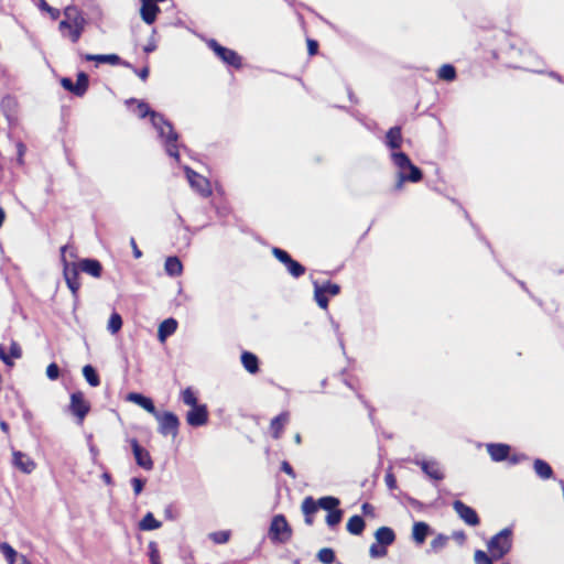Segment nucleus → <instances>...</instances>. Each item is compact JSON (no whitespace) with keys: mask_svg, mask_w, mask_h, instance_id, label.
<instances>
[{"mask_svg":"<svg viewBox=\"0 0 564 564\" xmlns=\"http://www.w3.org/2000/svg\"><path fill=\"white\" fill-rule=\"evenodd\" d=\"M82 57L87 62L94 61L97 63H108L110 65H123L120 56L117 54H83Z\"/></svg>","mask_w":564,"mask_h":564,"instance_id":"nucleus-24","label":"nucleus"},{"mask_svg":"<svg viewBox=\"0 0 564 564\" xmlns=\"http://www.w3.org/2000/svg\"><path fill=\"white\" fill-rule=\"evenodd\" d=\"M161 527L162 522L156 520L152 512H148L139 522V529L141 531H152L160 529Z\"/></svg>","mask_w":564,"mask_h":564,"instance_id":"nucleus-34","label":"nucleus"},{"mask_svg":"<svg viewBox=\"0 0 564 564\" xmlns=\"http://www.w3.org/2000/svg\"><path fill=\"white\" fill-rule=\"evenodd\" d=\"M164 126L169 130V132L166 134V152L170 156L178 159V149L176 145L178 135L170 122H164Z\"/></svg>","mask_w":564,"mask_h":564,"instance_id":"nucleus-23","label":"nucleus"},{"mask_svg":"<svg viewBox=\"0 0 564 564\" xmlns=\"http://www.w3.org/2000/svg\"><path fill=\"white\" fill-rule=\"evenodd\" d=\"M375 539H376V542H378L379 544L387 547L394 543L395 533L389 527H380L375 532Z\"/></svg>","mask_w":564,"mask_h":564,"instance_id":"nucleus-26","label":"nucleus"},{"mask_svg":"<svg viewBox=\"0 0 564 564\" xmlns=\"http://www.w3.org/2000/svg\"><path fill=\"white\" fill-rule=\"evenodd\" d=\"M130 246L132 248L133 257L135 259H140L142 257V251L139 249L137 241L133 237L130 238Z\"/></svg>","mask_w":564,"mask_h":564,"instance_id":"nucleus-62","label":"nucleus"},{"mask_svg":"<svg viewBox=\"0 0 564 564\" xmlns=\"http://www.w3.org/2000/svg\"><path fill=\"white\" fill-rule=\"evenodd\" d=\"M281 470H282L283 473H285L288 476H290L291 478H293V479L296 477V474H295V471H294L293 467H292V466H291V464H290L289 462H286V460H283V462L281 463Z\"/></svg>","mask_w":564,"mask_h":564,"instance_id":"nucleus-60","label":"nucleus"},{"mask_svg":"<svg viewBox=\"0 0 564 564\" xmlns=\"http://www.w3.org/2000/svg\"><path fill=\"white\" fill-rule=\"evenodd\" d=\"M316 501L318 505V509L322 508L324 510H327L328 512L330 510H335L336 508H338L340 503L338 498L332 496L322 497Z\"/></svg>","mask_w":564,"mask_h":564,"instance_id":"nucleus-37","label":"nucleus"},{"mask_svg":"<svg viewBox=\"0 0 564 564\" xmlns=\"http://www.w3.org/2000/svg\"><path fill=\"white\" fill-rule=\"evenodd\" d=\"M127 105L135 104L137 105V115L139 118H145L148 116L151 117L153 124H156V117H159V113L151 110L149 105L142 100H138L135 98H130L126 101Z\"/></svg>","mask_w":564,"mask_h":564,"instance_id":"nucleus-22","label":"nucleus"},{"mask_svg":"<svg viewBox=\"0 0 564 564\" xmlns=\"http://www.w3.org/2000/svg\"><path fill=\"white\" fill-rule=\"evenodd\" d=\"M402 130L401 127L395 126L390 128L386 133V144L392 150L400 149L402 145Z\"/></svg>","mask_w":564,"mask_h":564,"instance_id":"nucleus-25","label":"nucleus"},{"mask_svg":"<svg viewBox=\"0 0 564 564\" xmlns=\"http://www.w3.org/2000/svg\"><path fill=\"white\" fill-rule=\"evenodd\" d=\"M326 294L332 296L337 295L340 292V286L330 281L326 282L324 285L319 286Z\"/></svg>","mask_w":564,"mask_h":564,"instance_id":"nucleus-53","label":"nucleus"},{"mask_svg":"<svg viewBox=\"0 0 564 564\" xmlns=\"http://www.w3.org/2000/svg\"><path fill=\"white\" fill-rule=\"evenodd\" d=\"M164 122H167V121L163 118V116L159 115V117H156V124L155 126L158 127V129L160 131V134L162 137L166 138V134H167L169 130L164 126Z\"/></svg>","mask_w":564,"mask_h":564,"instance_id":"nucleus-59","label":"nucleus"},{"mask_svg":"<svg viewBox=\"0 0 564 564\" xmlns=\"http://www.w3.org/2000/svg\"><path fill=\"white\" fill-rule=\"evenodd\" d=\"M341 518H343V511L338 508H336L335 510H330L327 516H326V523L330 527V528H334L336 525H338L341 521Z\"/></svg>","mask_w":564,"mask_h":564,"instance_id":"nucleus-43","label":"nucleus"},{"mask_svg":"<svg viewBox=\"0 0 564 564\" xmlns=\"http://www.w3.org/2000/svg\"><path fill=\"white\" fill-rule=\"evenodd\" d=\"M131 485H132L134 495L138 496L143 490L144 480H142L141 478L134 477V478L131 479Z\"/></svg>","mask_w":564,"mask_h":564,"instance_id":"nucleus-57","label":"nucleus"},{"mask_svg":"<svg viewBox=\"0 0 564 564\" xmlns=\"http://www.w3.org/2000/svg\"><path fill=\"white\" fill-rule=\"evenodd\" d=\"M160 12V8L156 2L150 0H141V9L140 14L142 20L147 24H153L156 20L158 13Z\"/></svg>","mask_w":564,"mask_h":564,"instance_id":"nucleus-17","label":"nucleus"},{"mask_svg":"<svg viewBox=\"0 0 564 564\" xmlns=\"http://www.w3.org/2000/svg\"><path fill=\"white\" fill-rule=\"evenodd\" d=\"M69 21H61L58 24L59 31L63 33L64 36H67L69 32H73V24Z\"/></svg>","mask_w":564,"mask_h":564,"instance_id":"nucleus-61","label":"nucleus"},{"mask_svg":"<svg viewBox=\"0 0 564 564\" xmlns=\"http://www.w3.org/2000/svg\"><path fill=\"white\" fill-rule=\"evenodd\" d=\"M241 364L249 373H257L259 371V359L250 351H243L241 354Z\"/></svg>","mask_w":564,"mask_h":564,"instance_id":"nucleus-30","label":"nucleus"},{"mask_svg":"<svg viewBox=\"0 0 564 564\" xmlns=\"http://www.w3.org/2000/svg\"><path fill=\"white\" fill-rule=\"evenodd\" d=\"M422 470L434 480H442L444 478V474L441 470L438 463L434 460H423L420 463Z\"/></svg>","mask_w":564,"mask_h":564,"instance_id":"nucleus-28","label":"nucleus"},{"mask_svg":"<svg viewBox=\"0 0 564 564\" xmlns=\"http://www.w3.org/2000/svg\"><path fill=\"white\" fill-rule=\"evenodd\" d=\"M149 556L151 564H162L160 558V552L155 542L149 543Z\"/></svg>","mask_w":564,"mask_h":564,"instance_id":"nucleus-49","label":"nucleus"},{"mask_svg":"<svg viewBox=\"0 0 564 564\" xmlns=\"http://www.w3.org/2000/svg\"><path fill=\"white\" fill-rule=\"evenodd\" d=\"M272 253L284 265H286L292 260V257L283 249L275 247L273 248Z\"/></svg>","mask_w":564,"mask_h":564,"instance_id":"nucleus-51","label":"nucleus"},{"mask_svg":"<svg viewBox=\"0 0 564 564\" xmlns=\"http://www.w3.org/2000/svg\"><path fill=\"white\" fill-rule=\"evenodd\" d=\"M366 523L360 516H352L348 519L346 524L347 531L354 535H360L365 530Z\"/></svg>","mask_w":564,"mask_h":564,"instance_id":"nucleus-32","label":"nucleus"},{"mask_svg":"<svg viewBox=\"0 0 564 564\" xmlns=\"http://www.w3.org/2000/svg\"><path fill=\"white\" fill-rule=\"evenodd\" d=\"M0 551L9 564L15 563L18 553L9 543H7V542L1 543Z\"/></svg>","mask_w":564,"mask_h":564,"instance_id":"nucleus-41","label":"nucleus"},{"mask_svg":"<svg viewBox=\"0 0 564 564\" xmlns=\"http://www.w3.org/2000/svg\"><path fill=\"white\" fill-rule=\"evenodd\" d=\"M191 186L203 197H209L213 194L212 185L208 178L199 173L187 170L186 172Z\"/></svg>","mask_w":564,"mask_h":564,"instance_id":"nucleus-10","label":"nucleus"},{"mask_svg":"<svg viewBox=\"0 0 564 564\" xmlns=\"http://www.w3.org/2000/svg\"><path fill=\"white\" fill-rule=\"evenodd\" d=\"M289 421H290V413L288 411L280 413L279 415H276L275 417H273L271 420L270 432H271V436L274 440H279L282 436L284 427L289 423Z\"/></svg>","mask_w":564,"mask_h":564,"instance_id":"nucleus-16","label":"nucleus"},{"mask_svg":"<svg viewBox=\"0 0 564 564\" xmlns=\"http://www.w3.org/2000/svg\"><path fill=\"white\" fill-rule=\"evenodd\" d=\"M37 6L41 10L47 12L52 20H57L61 17L59 9L51 7L45 0H37Z\"/></svg>","mask_w":564,"mask_h":564,"instance_id":"nucleus-45","label":"nucleus"},{"mask_svg":"<svg viewBox=\"0 0 564 564\" xmlns=\"http://www.w3.org/2000/svg\"><path fill=\"white\" fill-rule=\"evenodd\" d=\"M46 376L51 380H56L59 377V367L57 364L52 362L46 368Z\"/></svg>","mask_w":564,"mask_h":564,"instance_id":"nucleus-54","label":"nucleus"},{"mask_svg":"<svg viewBox=\"0 0 564 564\" xmlns=\"http://www.w3.org/2000/svg\"><path fill=\"white\" fill-rule=\"evenodd\" d=\"M123 65L127 66V67L132 68L133 72L140 77L141 80L145 82L148 79L149 74H150L149 66H144L141 69H137V68L132 67L131 64H129L127 62H124Z\"/></svg>","mask_w":564,"mask_h":564,"instance_id":"nucleus-55","label":"nucleus"},{"mask_svg":"<svg viewBox=\"0 0 564 564\" xmlns=\"http://www.w3.org/2000/svg\"><path fill=\"white\" fill-rule=\"evenodd\" d=\"M126 400L141 406L143 410H145L148 413L152 415L156 414L158 410L152 399L149 397H145L138 392H130L127 394Z\"/></svg>","mask_w":564,"mask_h":564,"instance_id":"nucleus-15","label":"nucleus"},{"mask_svg":"<svg viewBox=\"0 0 564 564\" xmlns=\"http://www.w3.org/2000/svg\"><path fill=\"white\" fill-rule=\"evenodd\" d=\"M231 535H232L231 530H220V531L210 532L208 534V539L214 544H226L227 542H229Z\"/></svg>","mask_w":564,"mask_h":564,"instance_id":"nucleus-36","label":"nucleus"},{"mask_svg":"<svg viewBox=\"0 0 564 564\" xmlns=\"http://www.w3.org/2000/svg\"><path fill=\"white\" fill-rule=\"evenodd\" d=\"M155 48H156L155 44L150 43V44H148V45H145V46H144V52H145V53H151V52H153Z\"/></svg>","mask_w":564,"mask_h":564,"instance_id":"nucleus-64","label":"nucleus"},{"mask_svg":"<svg viewBox=\"0 0 564 564\" xmlns=\"http://www.w3.org/2000/svg\"><path fill=\"white\" fill-rule=\"evenodd\" d=\"M68 408L70 413L77 419V423L82 425L90 411V403L86 400L84 392L76 391L70 394Z\"/></svg>","mask_w":564,"mask_h":564,"instance_id":"nucleus-8","label":"nucleus"},{"mask_svg":"<svg viewBox=\"0 0 564 564\" xmlns=\"http://www.w3.org/2000/svg\"><path fill=\"white\" fill-rule=\"evenodd\" d=\"M159 422V432L164 435H172L175 437L178 433L180 420L176 414L170 411L159 412L153 414Z\"/></svg>","mask_w":564,"mask_h":564,"instance_id":"nucleus-7","label":"nucleus"},{"mask_svg":"<svg viewBox=\"0 0 564 564\" xmlns=\"http://www.w3.org/2000/svg\"><path fill=\"white\" fill-rule=\"evenodd\" d=\"M292 529L283 514H276L272 518L269 528V538L275 543H286L291 540Z\"/></svg>","mask_w":564,"mask_h":564,"instance_id":"nucleus-5","label":"nucleus"},{"mask_svg":"<svg viewBox=\"0 0 564 564\" xmlns=\"http://www.w3.org/2000/svg\"><path fill=\"white\" fill-rule=\"evenodd\" d=\"M430 533V525L426 522L419 521L414 522L412 528V539L413 541L421 545L425 542L427 535Z\"/></svg>","mask_w":564,"mask_h":564,"instance_id":"nucleus-27","label":"nucleus"},{"mask_svg":"<svg viewBox=\"0 0 564 564\" xmlns=\"http://www.w3.org/2000/svg\"><path fill=\"white\" fill-rule=\"evenodd\" d=\"M13 466L24 474H31L36 468V463L25 453L13 451L12 453Z\"/></svg>","mask_w":564,"mask_h":564,"instance_id":"nucleus-14","label":"nucleus"},{"mask_svg":"<svg viewBox=\"0 0 564 564\" xmlns=\"http://www.w3.org/2000/svg\"><path fill=\"white\" fill-rule=\"evenodd\" d=\"M306 44H307V53H308V55L310 56L316 55L317 52H318V42L316 40H313V39H307Z\"/></svg>","mask_w":564,"mask_h":564,"instance_id":"nucleus-58","label":"nucleus"},{"mask_svg":"<svg viewBox=\"0 0 564 564\" xmlns=\"http://www.w3.org/2000/svg\"><path fill=\"white\" fill-rule=\"evenodd\" d=\"M83 376L90 387H98L100 384V378L91 365L84 366Z\"/></svg>","mask_w":564,"mask_h":564,"instance_id":"nucleus-35","label":"nucleus"},{"mask_svg":"<svg viewBox=\"0 0 564 564\" xmlns=\"http://www.w3.org/2000/svg\"><path fill=\"white\" fill-rule=\"evenodd\" d=\"M511 447L503 443H491L487 445V452L494 462H502L509 458Z\"/></svg>","mask_w":564,"mask_h":564,"instance_id":"nucleus-18","label":"nucleus"},{"mask_svg":"<svg viewBox=\"0 0 564 564\" xmlns=\"http://www.w3.org/2000/svg\"><path fill=\"white\" fill-rule=\"evenodd\" d=\"M181 399L184 402V404L189 405V406H194V405L198 404L197 397L191 387H188L182 391Z\"/></svg>","mask_w":564,"mask_h":564,"instance_id":"nucleus-44","label":"nucleus"},{"mask_svg":"<svg viewBox=\"0 0 564 564\" xmlns=\"http://www.w3.org/2000/svg\"><path fill=\"white\" fill-rule=\"evenodd\" d=\"M447 541H448L447 536H445L443 534H438L436 538H434L431 541V547L433 551L437 552V551L442 550L443 547H445V545L447 544Z\"/></svg>","mask_w":564,"mask_h":564,"instance_id":"nucleus-50","label":"nucleus"},{"mask_svg":"<svg viewBox=\"0 0 564 564\" xmlns=\"http://www.w3.org/2000/svg\"><path fill=\"white\" fill-rule=\"evenodd\" d=\"M437 76L440 79L452 82L456 78V69L451 64H444L440 67Z\"/></svg>","mask_w":564,"mask_h":564,"instance_id":"nucleus-38","label":"nucleus"},{"mask_svg":"<svg viewBox=\"0 0 564 564\" xmlns=\"http://www.w3.org/2000/svg\"><path fill=\"white\" fill-rule=\"evenodd\" d=\"M129 442L134 455L135 463L145 470L153 469L154 463L149 451L142 447L137 438H131Z\"/></svg>","mask_w":564,"mask_h":564,"instance_id":"nucleus-11","label":"nucleus"},{"mask_svg":"<svg viewBox=\"0 0 564 564\" xmlns=\"http://www.w3.org/2000/svg\"><path fill=\"white\" fill-rule=\"evenodd\" d=\"M22 349L19 343L12 340L9 347V354L6 351V347L0 345V359L8 366H12V358H21Z\"/></svg>","mask_w":564,"mask_h":564,"instance_id":"nucleus-20","label":"nucleus"},{"mask_svg":"<svg viewBox=\"0 0 564 564\" xmlns=\"http://www.w3.org/2000/svg\"><path fill=\"white\" fill-rule=\"evenodd\" d=\"M487 547L495 560L505 557L512 549V530L502 529L489 540Z\"/></svg>","mask_w":564,"mask_h":564,"instance_id":"nucleus-2","label":"nucleus"},{"mask_svg":"<svg viewBox=\"0 0 564 564\" xmlns=\"http://www.w3.org/2000/svg\"><path fill=\"white\" fill-rule=\"evenodd\" d=\"M165 272L171 276H177L183 271V264L177 257H167L164 264Z\"/></svg>","mask_w":564,"mask_h":564,"instance_id":"nucleus-33","label":"nucleus"},{"mask_svg":"<svg viewBox=\"0 0 564 564\" xmlns=\"http://www.w3.org/2000/svg\"><path fill=\"white\" fill-rule=\"evenodd\" d=\"M384 482L390 490L397 489V478L392 471L386 474Z\"/></svg>","mask_w":564,"mask_h":564,"instance_id":"nucleus-56","label":"nucleus"},{"mask_svg":"<svg viewBox=\"0 0 564 564\" xmlns=\"http://www.w3.org/2000/svg\"><path fill=\"white\" fill-rule=\"evenodd\" d=\"M533 469L535 474L542 479H550L554 475L551 465L541 458H536L533 462Z\"/></svg>","mask_w":564,"mask_h":564,"instance_id":"nucleus-31","label":"nucleus"},{"mask_svg":"<svg viewBox=\"0 0 564 564\" xmlns=\"http://www.w3.org/2000/svg\"><path fill=\"white\" fill-rule=\"evenodd\" d=\"M77 263L80 268V271H83L94 278H100L102 274V265L96 259H83Z\"/></svg>","mask_w":564,"mask_h":564,"instance_id":"nucleus-21","label":"nucleus"},{"mask_svg":"<svg viewBox=\"0 0 564 564\" xmlns=\"http://www.w3.org/2000/svg\"><path fill=\"white\" fill-rule=\"evenodd\" d=\"M453 509L467 525L476 527L480 523L477 512L462 500H455L453 502Z\"/></svg>","mask_w":564,"mask_h":564,"instance_id":"nucleus-12","label":"nucleus"},{"mask_svg":"<svg viewBox=\"0 0 564 564\" xmlns=\"http://www.w3.org/2000/svg\"><path fill=\"white\" fill-rule=\"evenodd\" d=\"M207 46L225 64L236 69H240L242 67V57L236 51L223 46L214 39L207 42Z\"/></svg>","mask_w":564,"mask_h":564,"instance_id":"nucleus-6","label":"nucleus"},{"mask_svg":"<svg viewBox=\"0 0 564 564\" xmlns=\"http://www.w3.org/2000/svg\"><path fill=\"white\" fill-rule=\"evenodd\" d=\"M64 17L65 19L63 21H69V24H73V32H69L67 34V37L73 43H77L82 37L87 24L83 11L78 9L76 6H67L64 9Z\"/></svg>","mask_w":564,"mask_h":564,"instance_id":"nucleus-3","label":"nucleus"},{"mask_svg":"<svg viewBox=\"0 0 564 564\" xmlns=\"http://www.w3.org/2000/svg\"><path fill=\"white\" fill-rule=\"evenodd\" d=\"M66 249H67V246H63L61 248L62 260L64 263L63 274H64L66 284H67L68 289L70 290L73 296L77 297L78 291L82 286L80 279H79L80 268H79L78 263H76V262L69 263L66 261V259H65Z\"/></svg>","mask_w":564,"mask_h":564,"instance_id":"nucleus-4","label":"nucleus"},{"mask_svg":"<svg viewBox=\"0 0 564 564\" xmlns=\"http://www.w3.org/2000/svg\"><path fill=\"white\" fill-rule=\"evenodd\" d=\"M177 322L174 318L164 319L158 329V337L161 341H164L169 336L176 332Z\"/></svg>","mask_w":564,"mask_h":564,"instance_id":"nucleus-29","label":"nucleus"},{"mask_svg":"<svg viewBox=\"0 0 564 564\" xmlns=\"http://www.w3.org/2000/svg\"><path fill=\"white\" fill-rule=\"evenodd\" d=\"M391 158L394 165L401 170L399 173V186H401L402 182L417 183L423 178L422 171L411 162L406 153L393 152Z\"/></svg>","mask_w":564,"mask_h":564,"instance_id":"nucleus-1","label":"nucleus"},{"mask_svg":"<svg viewBox=\"0 0 564 564\" xmlns=\"http://www.w3.org/2000/svg\"><path fill=\"white\" fill-rule=\"evenodd\" d=\"M314 297L321 308L328 307L327 294L318 285L315 286Z\"/></svg>","mask_w":564,"mask_h":564,"instance_id":"nucleus-46","label":"nucleus"},{"mask_svg":"<svg viewBox=\"0 0 564 564\" xmlns=\"http://www.w3.org/2000/svg\"><path fill=\"white\" fill-rule=\"evenodd\" d=\"M474 561L476 564H492L496 561L491 554H487L482 550H477L474 554Z\"/></svg>","mask_w":564,"mask_h":564,"instance_id":"nucleus-47","label":"nucleus"},{"mask_svg":"<svg viewBox=\"0 0 564 564\" xmlns=\"http://www.w3.org/2000/svg\"><path fill=\"white\" fill-rule=\"evenodd\" d=\"M302 512L304 514V520L307 525H312L314 522L313 516L318 510L317 501L312 497H305L301 505Z\"/></svg>","mask_w":564,"mask_h":564,"instance_id":"nucleus-19","label":"nucleus"},{"mask_svg":"<svg viewBox=\"0 0 564 564\" xmlns=\"http://www.w3.org/2000/svg\"><path fill=\"white\" fill-rule=\"evenodd\" d=\"M361 511L365 516H375V507L369 502H364Z\"/></svg>","mask_w":564,"mask_h":564,"instance_id":"nucleus-63","label":"nucleus"},{"mask_svg":"<svg viewBox=\"0 0 564 564\" xmlns=\"http://www.w3.org/2000/svg\"><path fill=\"white\" fill-rule=\"evenodd\" d=\"M186 414V422L191 426H203L208 422V410L206 404H196Z\"/></svg>","mask_w":564,"mask_h":564,"instance_id":"nucleus-13","label":"nucleus"},{"mask_svg":"<svg viewBox=\"0 0 564 564\" xmlns=\"http://www.w3.org/2000/svg\"><path fill=\"white\" fill-rule=\"evenodd\" d=\"M272 253L284 265H286L292 260V257L283 249L275 247L273 248Z\"/></svg>","mask_w":564,"mask_h":564,"instance_id":"nucleus-52","label":"nucleus"},{"mask_svg":"<svg viewBox=\"0 0 564 564\" xmlns=\"http://www.w3.org/2000/svg\"><path fill=\"white\" fill-rule=\"evenodd\" d=\"M61 85L65 90L72 93L73 95L77 97H83L88 90L89 77L86 73L79 72L77 74L76 83H74L68 77H63L61 78Z\"/></svg>","mask_w":564,"mask_h":564,"instance_id":"nucleus-9","label":"nucleus"},{"mask_svg":"<svg viewBox=\"0 0 564 564\" xmlns=\"http://www.w3.org/2000/svg\"><path fill=\"white\" fill-rule=\"evenodd\" d=\"M285 267H286L289 273L294 278L302 276L306 271L305 267L302 265L296 260H294L293 258Z\"/></svg>","mask_w":564,"mask_h":564,"instance_id":"nucleus-42","label":"nucleus"},{"mask_svg":"<svg viewBox=\"0 0 564 564\" xmlns=\"http://www.w3.org/2000/svg\"><path fill=\"white\" fill-rule=\"evenodd\" d=\"M122 327V317L119 313L113 312L108 321L107 329L111 334H117Z\"/></svg>","mask_w":564,"mask_h":564,"instance_id":"nucleus-40","label":"nucleus"},{"mask_svg":"<svg viewBox=\"0 0 564 564\" xmlns=\"http://www.w3.org/2000/svg\"><path fill=\"white\" fill-rule=\"evenodd\" d=\"M317 560L323 564H333L335 562V552L330 547H323L317 552Z\"/></svg>","mask_w":564,"mask_h":564,"instance_id":"nucleus-39","label":"nucleus"},{"mask_svg":"<svg viewBox=\"0 0 564 564\" xmlns=\"http://www.w3.org/2000/svg\"><path fill=\"white\" fill-rule=\"evenodd\" d=\"M388 553L387 547L379 544L378 542L372 543L369 547V554L373 558H379L386 556Z\"/></svg>","mask_w":564,"mask_h":564,"instance_id":"nucleus-48","label":"nucleus"}]
</instances>
